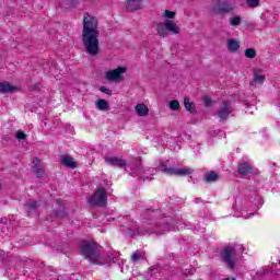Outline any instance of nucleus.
I'll list each match as a JSON object with an SVG mask.
<instances>
[{
  "label": "nucleus",
  "instance_id": "f257e3e1",
  "mask_svg": "<svg viewBox=\"0 0 280 280\" xmlns=\"http://www.w3.org/2000/svg\"><path fill=\"white\" fill-rule=\"evenodd\" d=\"M100 22L97 18L85 13L83 16L82 43L89 56L100 54Z\"/></svg>",
  "mask_w": 280,
  "mask_h": 280
},
{
  "label": "nucleus",
  "instance_id": "f03ea898",
  "mask_svg": "<svg viewBox=\"0 0 280 280\" xmlns=\"http://www.w3.org/2000/svg\"><path fill=\"white\" fill-rule=\"evenodd\" d=\"M81 254L85 259H89L91 264H95V266H106V264H117V259H119V252H114L108 254L107 261L103 260L100 257V245L93 242L83 241L80 244Z\"/></svg>",
  "mask_w": 280,
  "mask_h": 280
},
{
  "label": "nucleus",
  "instance_id": "7ed1b4c3",
  "mask_svg": "<svg viewBox=\"0 0 280 280\" xmlns=\"http://www.w3.org/2000/svg\"><path fill=\"white\" fill-rule=\"evenodd\" d=\"M88 202L91 207H106V203L108 202L106 189L98 187L93 195L88 198Z\"/></svg>",
  "mask_w": 280,
  "mask_h": 280
},
{
  "label": "nucleus",
  "instance_id": "20e7f679",
  "mask_svg": "<svg viewBox=\"0 0 280 280\" xmlns=\"http://www.w3.org/2000/svg\"><path fill=\"white\" fill-rule=\"evenodd\" d=\"M158 170L164 174H168V176H189L191 174V170L189 168L167 167V162H161Z\"/></svg>",
  "mask_w": 280,
  "mask_h": 280
},
{
  "label": "nucleus",
  "instance_id": "39448f33",
  "mask_svg": "<svg viewBox=\"0 0 280 280\" xmlns=\"http://www.w3.org/2000/svg\"><path fill=\"white\" fill-rule=\"evenodd\" d=\"M165 231H170V224H155V225H148L145 230L139 229V235H163Z\"/></svg>",
  "mask_w": 280,
  "mask_h": 280
},
{
  "label": "nucleus",
  "instance_id": "423d86ee",
  "mask_svg": "<svg viewBox=\"0 0 280 280\" xmlns=\"http://www.w3.org/2000/svg\"><path fill=\"white\" fill-rule=\"evenodd\" d=\"M233 257H235V247L229 245L221 252V259L226 264L228 268L230 270H233L235 268V260H233Z\"/></svg>",
  "mask_w": 280,
  "mask_h": 280
},
{
  "label": "nucleus",
  "instance_id": "0eeeda50",
  "mask_svg": "<svg viewBox=\"0 0 280 280\" xmlns=\"http://www.w3.org/2000/svg\"><path fill=\"white\" fill-rule=\"evenodd\" d=\"M126 67H118L114 70H109L105 72V80L107 82H121L124 78L121 77L122 73H126Z\"/></svg>",
  "mask_w": 280,
  "mask_h": 280
},
{
  "label": "nucleus",
  "instance_id": "6e6552de",
  "mask_svg": "<svg viewBox=\"0 0 280 280\" xmlns=\"http://www.w3.org/2000/svg\"><path fill=\"white\" fill-rule=\"evenodd\" d=\"M231 113H233V106L231 105V101H222L218 110V117L220 121H226Z\"/></svg>",
  "mask_w": 280,
  "mask_h": 280
},
{
  "label": "nucleus",
  "instance_id": "1a4fd4ad",
  "mask_svg": "<svg viewBox=\"0 0 280 280\" xmlns=\"http://www.w3.org/2000/svg\"><path fill=\"white\" fill-rule=\"evenodd\" d=\"M233 10H235V7L226 1L218 2L214 7L215 14H231Z\"/></svg>",
  "mask_w": 280,
  "mask_h": 280
},
{
  "label": "nucleus",
  "instance_id": "9d476101",
  "mask_svg": "<svg viewBox=\"0 0 280 280\" xmlns=\"http://www.w3.org/2000/svg\"><path fill=\"white\" fill-rule=\"evenodd\" d=\"M104 161L107 165H112L113 167H126V160L117 158V156H104Z\"/></svg>",
  "mask_w": 280,
  "mask_h": 280
},
{
  "label": "nucleus",
  "instance_id": "9b49d317",
  "mask_svg": "<svg viewBox=\"0 0 280 280\" xmlns=\"http://www.w3.org/2000/svg\"><path fill=\"white\" fill-rule=\"evenodd\" d=\"M130 176H143V165L141 164V160L136 159L130 164Z\"/></svg>",
  "mask_w": 280,
  "mask_h": 280
},
{
  "label": "nucleus",
  "instance_id": "f8f14e48",
  "mask_svg": "<svg viewBox=\"0 0 280 280\" xmlns=\"http://www.w3.org/2000/svg\"><path fill=\"white\" fill-rule=\"evenodd\" d=\"M127 12L143 10V0H126Z\"/></svg>",
  "mask_w": 280,
  "mask_h": 280
},
{
  "label": "nucleus",
  "instance_id": "ddd939ff",
  "mask_svg": "<svg viewBox=\"0 0 280 280\" xmlns=\"http://www.w3.org/2000/svg\"><path fill=\"white\" fill-rule=\"evenodd\" d=\"M60 163L69 170H75L78 167V162L69 154L60 155Z\"/></svg>",
  "mask_w": 280,
  "mask_h": 280
},
{
  "label": "nucleus",
  "instance_id": "4468645a",
  "mask_svg": "<svg viewBox=\"0 0 280 280\" xmlns=\"http://www.w3.org/2000/svg\"><path fill=\"white\" fill-rule=\"evenodd\" d=\"M33 172L36 174L37 178H43V176H45V167L38 158L33 160Z\"/></svg>",
  "mask_w": 280,
  "mask_h": 280
},
{
  "label": "nucleus",
  "instance_id": "2eb2a0df",
  "mask_svg": "<svg viewBox=\"0 0 280 280\" xmlns=\"http://www.w3.org/2000/svg\"><path fill=\"white\" fill-rule=\"evenodd\" d=\"M19 91V88L15 85L10 84L8 81H3L0 83V93H16Z\"/></svg>",
  "mask_w": 280,
  "mask_h": 280
},
{
  "label": "nucleus",
  "instance_id": "dca6fc26",
  "mask_svg": "<svg viewBox=\"0 0 280 280\" xmlns=\"http://www.w3.org/2000/svg\"><path fill=\"white\" fill-rule=\"evenodd\" d=\"M238 174L242 176H246L248 174H253V165L248 162H243L238 164Z\"/></svg>",
  "mask_w": 280,
  "mask_h": 280
},
{
  "label": "nucleus",
  "instance_id": "f3484780",
  "mask_svg": "<svg viewBox=\"0 0 280 280\" xmlns=\"http://www.w3.org/2000/svg\"><path fill=\"white\" fill-rule=\"evenodd\" d=\"M166 25V32H171L172 34H179L180 33V27L176 25V22L172 20H166L165 22Z\"/></svg>",
  "mask_w": 280,
  "mask_h": 280
},
{
  "label": "nucleus",
  "instance_id": "a211bd4d",
  "mask_svg": "<svg viewBox=\"0 0 280 280\" xmlns=\"http://www.w3.org/2000/svg\"><path fill=\"white\" fill-rule=\"evenodd\" d=\"M266 80V75L261 74V69H256L254 70V79L250 82V85L253 86L254 84H262V82Z\"/></svg>",
  "mask_w": 280,
  "mask_h": 280
},
{
  "label": "nucleus",
  "instance_id": "6ab92c4d",
  "mask_svg": "<svg viewBox=\"0 0 280 280\" xmlns=\"http://www.w3.org/2000/svg\"><path fill=\"white\" fill-rule=\"evenodd\" d=\"M136 112L139 115V117H148L150 109L148 108V105H145V104H138L136 106Z\"/></svg>",
  "mask_w": 280,
  "mask_h": 280
},
{
  "label": "nucleus",
  "instance_id": "aec40b11",
  "mask_svg": "<svg viewBox=\"0 0 280 280\" xmlns=\"http://www.w3.org/2000/svg\"><path fill=\"white\" fill-rule=\"evenodd\" d=\"M220 178V175L215 173L214 171H210L206 173L203 180L206 183H215Z\"/></svg>",
  "mask_w": 280,
  "mask_h": 280
},
{
  "label": "nucleus",
  "instance_id": "412c9836",
  "mask_svg": "<svg viewBox=\"0 0 280 280\" xmlns=\"http://www.w3.org/2000/svg\"><path fill=\"white\" fill-rule=\"evenodd\" d=\"M184 106H185V109L188 110L189 113H196V104L191 102L189 96L184 97Z\"/></svg>",
  "mask_w": 280,
  "mask_h": 280
},
{
  "label": "nucleus",
  "instance_id": "4be33fe9",
  "mask_svg": "<svg viewBox=\"0 0 280 280\" xmlns=\"http://www.w3.org/2000/svg\"><path fill=\"white\" fill-rule=\"evenodd\" d=\"M228 49L232 54H235V51H237V49H240V42H237L236 39H229L228 40Z\"/></svg>",
  "mask_w": 280,
  "mask_h": 280
},
{
  "label": "nucleus",
  "instance_id": "5701e85b",
  "mask_svg": "<svg viewBox=\"0 0 280 280\" xmlns=\"http://www.w3.org/2000/svg\"><path fill=\"white\" fill-rule=\"evenodd\" d=\"M156 32L160 36L165 38V36H167V26L165 25V23H159L156 25Z\"/></svg>",
  "mask_w": 280,
  "mask_h": 280
},
{
  "label": "nucleus",
  "instance_id": "b1692460",
  "mask_svg": "<svg viewBox=\"0 0 280 280\" xmlns=\"http://www.w3.org/2000/svg\"><path fill=\"white\" fill-rule=\"evenodd\" d=\"M96 108H98V110H108V102L104 98H100L96 101Z\"/></svg>",
  "mask_w": 280,
  "mask_h": 280
},
{
  "label": "nucleus",
  "instance_id": "393cba45",
  "mask_svg": "<svg viewBox=\"0 0 280 280\" xmlns=\"http://www.w3.org/2000/svg\"><path fill=\"white\" fill-rule=\"evenodd\" d=\"M27 211L31 213V211H36V209H38V201L36 200H28L27 203Z\"/></svg>",
  "mask_w": 280,
  "mask_h": 280
},
{
  "label": "nucleus",
  "instance_id": "a878e982",
  "mask_svg": "<svg viewBox=\"0 0 280 280\" xmlns=\"http://www.w3.org/2000/svg\"><path fill=\"white\" fill-rule=\"evenodd\" d=\"M230 25H232V27H237L238 25H242V16L235 15L234 18H231Z\"/></svg>",
  "mask_w": 280,
  "mask_h": 280
},
{
  "label": "nucleus",
  "instance_id": "bb28decb",
  "mask_svg": "<svg viewBox=\"0 0 280 280\" xmlns=\"http://www.w3.org/2000/svg\"><path fill=\"white\" fill-rule=\"evenodd\" d=\"M245 57L250 59L257 58V51L255 50V48H247L245 50Z\"/></svg>",
  "mask_w": 280,
  "mask_h": 280
},
{
  "label": "nucleus",
  "instance_id": "cd10ccee",
  "mask_svg": "<svg viewBox=\"0 0 280 280\" xmlns=\"http://www.w3.org/2000/svg\"><path fill=\"white\" fill-rule=\"evenodd\" d=\"M141 259H143V254L140 252H135L131 255V261H133V262L141 261Z\"/></svg>",
  "mask_w": 280,
  "mask_h": 280
},
{
  "label": "nucleus",
  "instance_id": "c85d7f7f",
  "mask_svg": "<svg viewBox=\"0 0 280 280\" xmlns=\"http://www.w3.org/2000/svg\"><path fill=\"white\" fill-rule=\"evenodd\" d=\"M54 213L57 215V218H67V212H65L63 207H59V209L55 210Z\"/></svg>",
  "mask_w": 280,
  "mask_h": 280
},
{
  "label": "nucleus",
  "instance_id": "c756f323",
  "mask_svg": "<svg viewBox=\"0 0 280 280\" xmlns=\"http://www.w3.org/2000/svg\"><path fill=\"white\" fill-rule=\"evenodd\" d=\"M171 110H178L180 108V103L176 100L170 102Z\"/></svg>",
  "mask_w": 280,
  "mask_h": 280
},
{
  "label": "nucleus",
  "instance_id": "7c9ffc66",
  "mask_svg": "<svg viewBox=\"0 0 280 280\" xmlns=\"http://www.w3.org/2000/svg\"><path fill=\"white\" fill-rule=\"evenodd\" d=\"M16 139H19L20 141H25V139H27V135H25V132L19 130L15 135Z\"/></svg>",
  "mask_w": 280,
  "mask_h": 280
},
{
  "label": "nucleus",
  "instance_id": "2f4dec72",
  "mask_svg": "<svg viewBox=\"0 0 280 280\" xmlns=\"http://www.w3.org/2000/svg\"><path fill=\"white\" fill-rule=\"evenodd\" d=\"M202 102H203L205 106H207L208 108H209V106H211L213 104V101L209 96H203Z\"/></svg>",
  "mask_w": 280,
  "mask_h": 280
},
{
  "label": "nucleus",
  "instance_id": "473e14b6",
  "mask_svg": "<svg viewBox=\"0 0 280 280\" xmlns=\"http://www.w3.org/2000/svg\"><path fill=\"white\" fill-rule=\"evenodd\" d=\"M247 5L249 8H257L259 7V0H247Z\"/></svg>",
  "mask_w": 280,
  "mask_h": 280
},
{
  "label": "nucleus",
  "instance_id": "72a5a7b5",
  "mask_svg": "<svg viewBox=\"0 0 280 280\" xmlns=\"http://www.w3.org/2000/svg\"><path fill=\"white\" fill-rule=\"evenodd\" d=\"M100 92L105 93V95H113V91H110V89H108L104 85L100 88Z\"/></svg>",
  "mask_w": 280,
  "mask_h": 280
},
{
  "label": "nucleus",
  "instance_id": "f704fd0d",
  "mask_svg": "<svg viewBox=\"0 0 280 280\" xmlns=\"http://www.w3.org/2000/svg\"><path fill=\"white\" fill-rule=\"evenodd\" d=\"M164 16H166V19H174V16H176V12L170 11V10H165Z\"/></svg>",
  "mask_w": 280,
  "mask_h": 280
},
{
  "label": "nucleus",
  "instance_id": "c9c22d12",
  "mask_svg": "<svg viewBox=\"0 0 280 280\" xmlns=\"http://www.w3.org/2000/svg\"><path fill=\"white\" fill-rule=\"evenodd\" d=\"M0 222L1 224H8L10 221L8 220V218H1Z\"/></svg>",
  "mask_w": 280,
  "mask_h": 280
},
{
  "label": "nucleus",
  "instance_id": "e433bc0d",
  "mask_svg": "<svg viewBox=\"0 0 280 280\" xmlns=\"http://www.w3.org/2000/svg\"><path fill=\"white\" fill-rule=\"evenodd\" d=\"M266 272H268V270H260L257 272V275H266Z\"/></svg>",
  "mask_w": 280,
  "mask_h": 280
},
{
  "label": "nucleus",
  "instance_id": "4c0bfd02",
  "mask_svg": "<svg viewBox=\"0 0 280 280\" xmlns=\"http://www.w3.org/2000/svg\"><path fill=\"white\" fill-rule=\"evenodd\" d=\"M224 280H235V278H226V279H224Z\"/></svg>",
  "mask_w": 280,
  "mask_h": 280
},
{
  "label": "nucleus",
  "instance_id": "58836bf2",
  "mask_svg": "<svg viewBox=\"0 0 280 280\" xmlns=\"http://www.w3.org/2000/svg\"><path fill=\"white\" fill-rule=\"evenodd\" d=\"M0 189H1V185H0Z\"/></svg>",
  "mask_w": 280,
  "mask_h": 280
}]
</instances>
